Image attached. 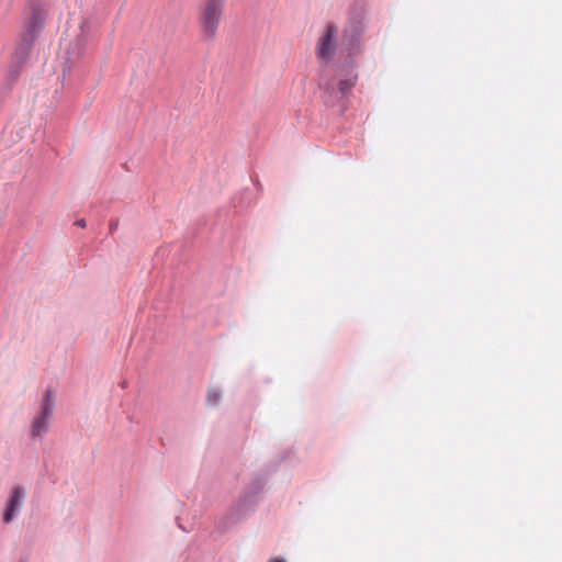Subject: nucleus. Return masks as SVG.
<instances>
[{
    "mask_svg": "<svg viewBox=\"0 0 562 562\" xmlns=\"http://www.w3.org/2000/svg\"><path fill=\"white\" fill-rule=\"evenodd\" d=\"M270 562H285V561L281 558H274Z\"/></svg>",
    "mask_w": 562,
    "mask_h": 562,
    "instance_id": "obj_9",
    "label": "nucleus"
},
{
    "mask_svg": "<svg viewBox=\"0 0 562 562\" xmlns=\"http://www.w3.org/2000/svg\"><path fill=\"white\" fill-rule=\"evenodd\" d=\"M336 36H337V27L328 23L325 27L323 35L319 37L317 46H316V57L325 63H328L336 49Z\"/></svg>",
    "mask_w": 562,
    "mask_h": 562,
    "instance_id": "obj_4",
    "label": "nucleus"
},
{
    "mask_svg": "<svg viewBox=\"0 0 562 562\" xmlns=\"http://www.w3.org/2000/svg\"><path fill=\"white\" fill-rule=\"evenodd\" d=\"M117 226V223H111V229H114Z\"/></svg>",
    "mask_w": 562,
    "mask_h": 562,
    "instance_id": "obj_10",
    "label": "nucleus"
},
{
    "mask_svg": "<svg viewBox=\"0 0 562 562\" xmlns=\"http://www.w3.org/2000/svg\"><path fill=\"white\" fill-rule=\"evenodd\" d=\"M45 18L46 13L42 8H31L30 13L24 20V31L22 33V38L27 45H31L37 34L42 31Z\"/></svg>",
    "mask_w": 562,
    "mask_h": 562,
    "instance_id": "obj_3",
    "label": "nucleus"
},
{
    "mask_svg": "<svg viewBox=\"0 0 562 562\" xmlns=\"http://www.w3.org/2000/svg\"><path fill=\"white\" fill-rule=\"evenodd\" d=\"M355 86V79H344L339 80L338 87L342 95L348 93L351 88Z\"/></svg>",
    "mask_w": 562,
    "mask_h": 562,
    "instance_id": "obj_6",
    "label": "nucleus"
},
{
    "mask_svg": "<svg viewBox=\"0 0 562 562\" xmlns=\"http://www.w3.org/2000/svg\"><path fill=\"white\" fill-rule=\"evenodd\" d=\"M220 400V394L216 391H210L207 395V401L210 403L216 404Z\"/></svg>",
    "mask_w": 562,
    "mask_h": 562,
    "instance_id": "obj_7",
    "label": "nucleus"
},
{
    "mask_svg": "<svg viewBox=\"0 0 562 562\" xmlns=\"http://www.w3.org/2000/svg\"><path fill=\"white\" fill-rule=\"evenodd\" d=\"M55 405V396L50 390H46L43 400L41 412L34 417L32 422V437L41 438L48 430V422L53 415Z\"/></svg>",
    "mask_w": 562,
    "mask_h": 562,
    "instance_id": "obj_2",
    "label": "nucleus"
},
{
    "mask_svg": "<svg viewBox=\"0 0 562 562\" xmlns=\"http://www.w3.org/2000/svg\"><path fill=\"white\" fill-rule=\"evenodd\" d=\"M26 497V491L22 485H14L11 488L5 508L3 512V522H11L19 514Z\"/></svg>",
    "mask_w": 562,
    "mask_h": 562,
    "instance_id": "obj_5",
    "label": "nucleus"
},
{
    "mask_svg": "<svg viewBox=\"0 0 562 562\" xmlns=\"http://www.w3.org/2000/svg\"><path fill=\"white\" fill-rule=\"evenodd\" d=\"M76 225L80 226V227H86V221L85 220H79L76 222Z\"/></svg>",
    "mask_w": 562,
    "mask_h": 562,
    "instance_id": "obj_8",
    "label": "nucleus"
},
{
    "mask_svg": "<svg viewBox=\"0 0 562 562\" xmlns=\"http://www.w3.org/2000/svg\"><path fill=\"white\" fill-rule=\"evenodd\" d=\"M226 0H203L199 16L201 36L206 41H213L217 34Z\"/></svg>",
    "mask_w": 562,
    "mask_h": 562,
    "instance_id": "obj_1",
    "label": "nucleus"
}]
</instances>
